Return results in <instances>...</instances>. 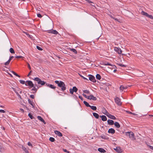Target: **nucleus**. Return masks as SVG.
Returning <instances> with one entry per match:
<instances>
[{
	"instance_id": "nucleus-1",
	"label": "nucleus",
	"mask_w": 153,
	"mask_h": 153,
	"mask_svg": "<svg viewBox=\"0 0 153 153\" xmlns=\"http://www.w3.org/2000/svg\"><path fill=\"white\" fill-rule=\"evenodd\" d=\"M48 21L49 26L51 29V30L48 31V33H53L54 34H57L58 33V32L56 30H52L53 27V21L49 18L48 19Z\"/></svg>"
},
{
	"instance_id": "nucleus-2",
	"label": "nucleus",
	"mask_w": 153,
	"mask_h": 153,
	"mask_svg": "<svg viewBox=\"0 0 153 153\" xmlns=\"http://www.w3.org/2000/svg\"><path fill=\"white\" fill-rule=\"evenodd\" d=\"M126 135L128 136L129 138L132 140H134L136 138L134 137V134L132 132H127L126 133Z\"/></svg>"
},
{
	"instance_id": "nucleus-3",
	"label": "nucleus",
	"mask_w": 153,
	"mask_h": 153,
	"mask_svg": "<svg viewBox=\"0 0 153 153\" xmlns=\"http://www.w3.org/2000/svg\"><path fill=\"white\" fill-rule=\"evenodd\" d=\"M58 86L61 88V89L62 91H64L66 89V88L65 87V85L64 83L62 81H60L58 85Z\"/></svg>"
},
{
	"instance_id": "nucleus-4",
	"label": "nucleus",
	"mask_w": 153,
	"mask_h": 153,
	"mask_svg": "<svg viewBox=\"0 0 153 153\" xmlns=\"http://www.w3.org/2000/svg\"><path fill=\"white\" fill-rule=\"evenodd\" d=\"M25 85L26 86H29L30 88L33 87V84L31 81H27L25 82Z\"/></svg>"
},
{
	"instance_id": "nucleus-5",
	"label": "nucleus",
	"mask_w": 153,
	"mask_h": 153,
	"mask_svg": "<svg viewBox=\"0 0 153 153\" xmlns=\"http://www.w3.org/2000/svg\"><path fill=\"white\" fill-rule=\"evenodd\" d=\"M115 102L118 105H121V102L120 99L118 97H116L115 99Z\"/></svg>"
},
{
	"instance_id": "nucleus-6",
	"label": "nucleus",
	"mask_w": 153,
	"mask_h": 153,
	"mask_svg": "<svg viewBox=\"0 0 153 153\" xmlns=\"http://www.w3.org/2000/svg\"><path fill=\"white\" fill-rule=\"evenodd\" d=\"M102 64L105 65H110L111 67L110 68H116V66L115 65H111V64L108 62L103 63Z\"/></svg>"
},
{
	"instance_id": "nucleus-7",
	"label": "nucleus",
	"mask_w": 153,
	"mask_h": 153,
	"mask_svg": "<svg viewBox=\"0 0 153 153\" xmlns=\"http://www.w3.org/2000/svg\"><path fill=\"white\" fill-rule=\"evenodd\" d=\"M89 79L90 80L93 82H96V80L95 79V77L92 75H90L89 77Z\"/></svg>"
},
{
	"instance_id": "nucleus-8",
	"label": "nucleus",
	"mask_w": 153,
	"mask_h": 153,
	"mask_svg": "<svg viewBox=\"0 0 153 153\" xmlns=\"http://www.w3.org/2000/svg\"><path fill=\"white\" fill-rule=\"evenodd\" d=\"M88 99L89 100H96L97 98L96 97H94L92 95H90L89 96H88Z\"/></svg>"
},
{
	"instance_id": "nucleus-9",
	"label": "nucleus",
	"mask_w": 153,
	"mask_h": 153,
	"mask_svg": "<svg viewBox=\"0 0 153 153\" xmlns=\"http://www.w3.org/2000/svg\"><path fill=\"white\" fill-rule=\"evenodd\" d=\"M13 58V56L10 57L8 60L4 63L5 65H8L9 64L10 61Z\"/></svg>"
},
{
	"instance_id": "nucleus-10",
	"label": "nucleus",
	"mask_w": 153,
	"mask_h": 153,
	"mask_svg": "<svg viewBox=\"0 0 153 153\" xmlns=\"http://www.w3.org/2000/svg\"><path fill=\"white\" fill-rule=\"evenodd\" d=\"M114 50L117 52L119 54H120L122 53V51L121 49L115 47L114 48Z\"/></svg>"
},
{
	"instance_id": "nucleus-11",
	"label": "nucleus",
	"mask_w": 153,
	"mask_h": 153,
	"mask_svg": "<svg viewBox=\"0 0 153 153\" xmlns=\"http://www.w3.org/2000/svg\"><path fill=\"white\" fill-rule=\"evenodd\" d=\"M107 116L113 120H115L116 119V117L114 116L111 114L109 113V114L107 115Z\"/></svg>"
},
{
	"instance_id": "nucleus-12",
	"label": "nucleus",
	"mask_w": 153,
	"mask_h": 153,
	"mask_svg": "<svg viewBox=\"0 0 153 153\" xmlns=\"http://www.w3.org/2000/svg\"><path fill=\"white\" fill-rule=\"evenodd\" d=\"M46 85L48 87H50L51 88L54 89L56 88V87L54 85H51L48 84L47 83L46 84Z\"/></svg>"
},
{
	"instance_id": "nucleus-13",
	"label": "nucleus",
	"mask_w": 153,
	"mask_h": 153,
	"mask_svg": "<svg viewBox=\"0 0 153 153\" xmlns=\"http://www.w3.org/2000/svg\"><path fill=\"white\" fill-rule=\"evenodd\" d=\"M116 151L119 153H121L122 152V150L119 147H117L115 149H114Z\"/></svg>"
},
{
	"instance_id": "nucleus-14",
	"label": "nucleus",
	"mask_w": 153,
	"mask_h": 153,
	"mask_svg": "<svg viewBox=\"0 0 153 153\" xmlns=\"http://www.w3.org/2000/svg\"><path fill=\"white\" fill-rule=\"evenodd\" d=\"M108 132L109 133H111V134H114L115 132V131L114 129H113L112 128H111L109 129L108 130Z\"/></svg>"
},
{
	"instance_id": "nucleus-15",
	"label": "nucleus",
	"mask_w": 153,
	"mask_h": 153,
	"mask_svg": "<svg viewBox=\"0 0 153 153\" xmlns=\"http://www.w3.org/2000/svg\"><path fill=\"white\" fill-rule=\"evenodd\" d=\"M37 118L38 119L40 120L41 122H42L44 124H46L45 122V121L44 119L42 118L41 117L38 116L37 117Z\"/></svg>"
},
{
	"instance_id": "nucleus-16",
	"label": "nucleus",
	"mask_w": 153,
	"mask_h": 153,
	"mask_svg": "<svg viewBox=\"0 0 153 153\" xmlns=\"http://www.w3.org/2000/svg\"><path fill=\"white\" fill-rule=\"evenodd\" d=\"M54 133L55 134L61 137L62 135V134L60 132L57 131H54Z\"/></svg>"
},
{
	"instance_id": "nucleus-17",
	"label": "nucleus",
	"mask_w": 153,
	"mask_h": 153,
	"mask_svg": "<svg viewBox=\"0 0 153 153\" xmlns=\"http://www.w3.org/2000/svg\"><path fill=\"white\" fill-rule=\"evenodd\" d=\"M100 117H101V120L103 121H105L107 120V118L104 115L100 116Z\"/></svg>"
},
{
	"instance_id": "nucleus-18",
	"label": "nucleus",
	"mask_w": 153,
	"mask_h": 153,
	"mask_svg": "<svg viewBox=\"0 0 153 153\" xmlns=\"http://www.w3.org/2000/svg\"><path fill=\"white\" fill-rule=\"evenodd\" d=\"M107 122L110 125H113L114 124V122L113 120H108L107 121Z\"/></svg>"
},
{
	"instance_id": "nucleus-19",
	"label": "nucleus",
	"mask_w": 153,
	"mask_h": 153,
	"mask_svg": "<svg viewBox=\"0 0 153 153\" xmlns=\"http://www.w3.org/2000/svg\"><path fill=\"white\" fill-rule=\"evenodd\" d=\"M28 101L29 104H30L32 106L33 108H34V103H33V102L30 99H28Z\"/></svg>"
},
{
	"instance_id": "nucleus-20",
	"label": "nucleus",
	"mask_w": 153,
	"mask_h": 153,
	"mask_svg": "<svg viewBox=\"0 0 153 153\" xmlns=\"http://www.w3.org/2000/svg\"><path fill=\"white\" fill-rule=\"evenodd\" d=\"M98 150L101 153H105L106 152V151L105 149L101 148H98Z\"/></svg>"
},
{
	"instance_id": "nucleus-21",
	"label": "nucleus",
	"mask_w": 153,
	"mask_h": 153,
	"mask_svg": "<svg viewBox=\"0 0 153 153\" xmlns=\"http://www.w3.org/2000/svg\"><path fill=\"white\" fill-rule=\"evenodd\" d=\"M33 79L34 80L37 81L38 82V83L39 84V83H40V82L41 81V79L39 78L38 77L35 78Z\"/></svg>"
},
{
	"instance_id": "nucleus-22",
	"label": "nucleus",
	"mask_w": 153,
	"mask_h": 153,
	"mask_svg": "<svg viewBox=\"0 0 153 153\" xmlns=\"http://www.w3.org/2000/svg\"><path fill=\"white\" fill-rule=\"evenodd\" d=\"M114 126L117 128H119L120 127V125L118 122H115L114 123Z\"/></svg>"
},
{
	"instance_id": "nucleus-23",
	"label": "nucleus",
	"mask_w": 153,
	"mask_h": 153,
	"mask_svg": "<svg viewBox=\"0 0 153 153\" xmlns=\"http://www.w3.org/2000/svg\"><path fill=\"white\" fill-rule=\"evenodd\" d=\"M141 14L144 16L147 17L148 14L143 11H142L141 12Z\"/></svg>"
},
{
	"instance_id": "nucleus-24",
	"label": "nucleus",
	"mask_w": 153,
	"mask_h": 153,
	"mask_svg": "<svg viewBox=\"0 0 153 153\" xmlns=\"http://www.w3.org/2000/svg\"><path fill=\"white\" fill-rule=\"evenodd\" d=\"M93 115L97 119H98L99 117V114L96 113L94 112L93 113Z\"/></svg>"
},
{
	"instance_id": "nucleus-25",
	"label": "nucleus",
	"mask_w": 153,
	"mask_h": 153,
	"mask_svg": "<svg viewBox=\"0 0 153 153\" xmlns=\"http://www.w3.org/2000/svg\"><path fill=\"white\" fill-rule=\"evenodd\" d=\"M103 113L106 115L107 116V115L109 114V113L106 111L105 109H104L103 110Z\"/></svg>"
},
{
	"instance_id": "nucleus-26",
	"label": "nucleus",
	"mask_w": 153,
	"mask_h": 153,
	"mask_svg": "<svg viewBox=\"0 0 153 153\" xmlns=\"http://www.w3.org/2000/svg\"><path fill=\"white\" fill-rule=\"evenodd\" d=\"M83 103L87 107H90V105H89V104L86 101H84L83 102Z\"/></svg>"
},
{
	"instance_id": "nucleus-27",
	"label": "nucleus",
	"mask_w": 153,
	"mask_h": 153,
	"mask_svg": "<svg viewBox=\"0 0 153 153\" xmlns=\"http://www.w3.org/2000/svg\"><path fill=\"white\" fill-rule=\"evenodd\" d=\"M90 107L92 109L94 110H95L97 109V108L95 106L90 105Z\"/></svg>"
},
{
	"instance_id": "nucleus-28",
	"label": "nucleus",
	"mask_w": 153,
	"mask_h": 153,
	"mask_svg": "<svg viewBox=\"0 0 153 153\" xmlns=\"http://www.w3.org/2000/svg\"><path fill=\"white\" fill-rule=\"evenodd\" d=\"M72 89L73 90L74 92H76L78 91L77 88L75 86L73 87Z\"/></svg>"
},
{
	"instance_id": "nucleus-29",
	"label": "nucleus",
	"mask_w": 153,
	"mask_h": 153,
	"mask_svg": "<svg viewBox=\"0 0 153 153\" xmlns=\"http://www.w3.org/2000/svg\"><path fill=\"white\" fill-rule=\"evenodd\" d=\"M22 149H23V150L26 153H29L28 152V151L26 150V148L24 146H22Z\"/></svg>"
},
{
	"instance_id": "nucleus-30",
	"label": "nucleus",
	"mask_w": 153,
	"mask_h": 153,
	"mask_svg": "<svg viewBox=\"0 0 153 153\" xmlns=\"http://www.w3.org/2000/svg\"><path fill=\"white\" fill-rule=\"evenodd\" d=\"M49 140L51 142H54L55 140L54 138L52 137H50Z\"/></svg>"
},
{
	"instance_id": "nucleus-31",
	"label": "nucleus",
	"mask_w": 153,
	"mask_h": 153,
	"mask_svg": "<svg viewBox=\"0 0 153 153\" xmlns=\"http://www.w3.org/2000/svg\"><path fill=\"white\" fill-rule=\"evenodd\" d=\"M10 52L12 53H15L13 49L12 48H10Z\"/></svg>"
},
{
	"instance_id": "nucleus-32",
	"label": "nucleus",
	"mask_w": 153,
	"mask_h": 153,
	"mask_svg": "<svg viewBox=\"0 0 153 153\" xmlns=\"http://www.w3.org/2000/svg\"><path fill=\"white\" fill-rule=\"evenodd\" d=\"M125 89V87L123 85H121L120 87V89L121 91H123V90Z\"/></svg>"
},
{
	"instance_id": "nucleus-33",
	"label": "nucleus",
	"mask_w": 153,
	"mask_h": 153,
	"mask_svg": "<svg viewBox=\"0 0 153 153\" xmlns=\"http://www.w3.org/2000/svg\"><path fill=\"white\" fill-rule=\"evenodd\" d=\"M96 77L97 79L99 80L100 79L101 77L100 74H97L96 76Z\"/></svg>"
},
{
	"instance_id": "nucleus-34",
	"label": "nucleus",
	"mask_w": 153,
	"mask_h": 153,
	"mask_svg": "<svg viewBox=\"0 0 153 153\" xmlns=\"http://www.w3.org/2000/svg\"><path fill=\"white\" fill-rule=\"evenodd\" d=\"M83 91L84 93H86L87 94H90V92L88 90H84Z\"/></svg>"
},
{
	"instance_id": "nucleus-35",
	"label": "nucleus",
	"mask_w": 153,
	"mask_h": 153,
	"mask_svg": "<svg viewBox=\"0 0 153 153\" xmlns=\"http://www.w3.org/2000/svg\"><path fill=\"white\" fill-rule=\"evenodd\" d=\"M45 83V82L44 81L41 80V81L40 82V83H39V84H41L42 85H44Z\"/></svg>"
},
{
	"instance_id": "nucleus-36",
	"label": "nucleus",
	"mask_w": 153,
	"mask_h": 153,
	"mask_svg": "<svg viewBox=\"0 0 153 153\" xmlns=\"http://www.w3.org/2000/svg\"><path fill=\"white\" fill-rule=\"evenodd\" d=\"M14 75H15V76H17L20 77V76L19 75H18V74H17L16 73L14 72L13 71H12L11 72Z\"/></svg>"
},
{
	"instance_id": "nucleus-37",
	"label": "nucleus",
	"mask_w": 153,
	"mask_h": 153,
	"mask_svg": "<svg viewBox=\"0 0 153 153\" xmlns=\"http://www.w3.org/2000/svg\"><path fill=\"white\" fill-rule=\"evenodd\" d=\"M147 17H148L151 19H153V16L152 15H150L148 14Z\"/></svg>"
},
{
	"instance_id": "nucleus-38",
	"label": "nucleus",
	"mask_w": 153,
	"mask_h": 153,
	"mask_svg": "<svg viewBox=\"0 0 153 153\" xmlns=\"http://www.w3.org/2000/svg\"><path fill=\"white\" fill-rule=\"evenodd\" d=\"M28 116L31 118V119H32L34 118L32 115L30 113L28 114Z\"/></svg>"
},
{
	"instance_id": "nucleus-39",
	"label": "nucleus",
	"mask_w": 153,
	"mask_h": 153,
	"mask_svg": "<svg viewBox=\"0 0 153 153\" xmlns=\"http://www.w3.org/2000/svg\"><path fill=\"white\" fill-rule=\"evenodd\" d=\"M71 50L74 53H75L76 54L77 53V52L74 49H71Z\"/></svg>"
},
{
	"instance_id": "nucleus-40",
	"label": "nucleus",
	"mask_w": 153,
	"mask_h": 153,
	"mask_svg": "<svg viewBox=\"0 0 153 153\" xmlns=\"http://www.w3.org/2000/svg\"><path fill=\"white\" fill-rule=\"evenodd\" d=\"M19 82H20V83L22 84H25V81H24V80H19Z\"/></svg>"
},
{
	"instance_id": "nucleus-41",
	"label": "nucleus",
	"mask_w": 153,
	"mask_h": 153,
	"mask_svg": "<svg viewBox=\"0 0 153 153\" xmlns=\"http://www.w3.org/2000/svg\"><path fill=\"white\" fill-rule=\"evenodd\" d=\"M117 65L121 67H126V66L124 65H123L121 64L117 63Z\"/></svg>"
},
{
	"instance_id": "nucleus-42",
	"label": "nucleus",
	"mask_w": 153,
	"mask_h": 153,
	"mask_svg": "<svg viewBox=\"0 0 153 153\" xmlns=\"http://www.w3.org/2000/svg\"><path fill=\"white\" fill-rule=\"evenodd\" d=\"M33 88L32 89V90L35 91L36 92L37 91V88L33 86Z\"/></svg>"
},
{
	"instance_id": "nucleus-43",
	"label": "nucleus",
	"mask_w": 153,
	"mask_h": 153,
	"mask_svg": "<svg viewBox=\"0 0 153 153\" xmlns=\"http://www.w3.org/2000/svg\"><path fill=\"white\" fill-rule=\"evenodd\" d=\"M71 94H73L74 93L73 90L72 89L70 88L69 90Z\"/></svg>"
},
{
	"instance_id": "nucleus-44",
	"label": "nucleus",
	"mask_w": 153,
	"mask_h": 153,
	"mask_svg": "<svg viewBox=\"0 0 153 153\" xmlns=\"http://www.w3.org/2000/svg\"><path fill=\"white\" fill-rule=\"evenodd\" d=\"M36 48L39 50H40V51H42V48H41V47H39V46H36Z\"/></svg>"
},
{
	"instance_id": "nucleus-45",
	"label": "nucleus",
	"mask_w": 153,
	"mask_h": 153,
	"mask_svg": "<svg viewBox=\"0 0 153 153\" xmlns=\"http://www.w3.org/2000/svg\"><path fill=\"white\" fill-rule=\"evenodd\" d=\"M15 57L17 58H23V57L22 56H16Z\"/></svg>"
},
{
	"instance_id": "nucleus-46",
	"label": "nucleus",
	"mask_w": 153,
	"mask_h": 153,
	"mask_svg": "<svg viewBox=\"0 0 153 153\" xmlns=\"http://www.w3.org/2000/svg\"><path fill=\"white\" fill-rule=\"evenodd\" d=\"M63 150L65 152H67L68 153H69V152L66 149H63Z\"/></svg>"
},
{
	"instance_id": "nucleus-47",
	"label": "nucleus",
	"mask_w": 153,
	"mask_h": 153,
	"mask_svg": "<svg viewBox=\"0 0 153 153\" xmlns=\"http://www.w3.org/2000/svg\"><path fill=\"white\" fill-rule=\"evenodd\" d=\"M100 137L102 139H106V137L104 135H102Z\"/></svg>"
},
{
	"instance_id": "nucleus-48",
	"label": "nucleus",
	"mask_w": 153,
	"mask_h": 153,
	"mask_svg": "<svg viewBox=\"0 0 153 153\" xmlns=\"http://www.w3.org/2000/svg\"><path fill=\"white\" fill-rule=\"evenodd\" d=\"M82 95L83 96H84L85 98H87L88 99V96H87L85 94H83Z\"/></svg>"
},
{
	"instance_id": "nucleus-49",
	"label": "nucleus",
	"mask_w": 153,
	"mask_h": 153,
	"mask_svg": "<svg viewBox=\"0 0 153 153\" xmlns=\"http://www.w3.org/2000/svg\"><path fill=\"white\" fill-rule=\"evenodd\" d=\"M0 112L5 113V111L4 110L1 109L0 110Z\"/></svg>"
},
{
	"instance_id": "nucleus-50",
	"label": "nucleus",
	"mask_w": 153,
	"mask_h": 153,
	"mask_svg": "<svg viewBox=\"0 0 153 153\" xmlns=\"http://www.w3.org/2000/svg\"><path fill=\"white\" fill-rule=\"evenodd\" d=\"M16 94H17L18 96L20 98V99H21V97L20 96V95L19 94V93L17 92H16Z\"/></svg>"
},
{
	"instance_id": "nucleus-51",
	"label": "nucleus",
	"mask_w": 153,
	"mask_h": 153,
	"mask_svg": "<svg viewBox=\"0 0 153 153\" xmlns=\"http://www.w3.org/2000/svg\"><path fill=\"white\" fill-rule=\"evenodd\" d=\"M148 146L151 149L153 150V147L149 145H148Z\"/></svg>"
},
{
	"instance_id": "nucleus-52",
	"label": "nucleus",
	"mask_w": 153,
	"mask_h": 153,
	"mask_svg": "<svg viewBox=\"0 0 153 153\" xmlns=\"http://www.w3.org/2000/svg\"><path fill=\"white\" fill-rule=\"evenodd\" d=\"M37 16L39 18H41L42 17V16H41V15L39 13L37 14Z\"/></svg>"
},
{
	"instance_id": "nucleus-53",
	"label": "nucleus",
	"mask_w": 153,
	"mask_h": 153,
	"mask_svg": "<svg viewBox=\"0 0 153 153\" xmlns=\"http://www.w3.org/2000/svg\"><path fill=\"white\" fill-rule=\"evenodd\" d=\"M28 145L29 146H32V144L30 142H28Z\"/></svg>"
},
{
	"instance_id": "nucleus-54",
	"label": "nucleus",
	"mask_w": 153,
	"mask_h": 153,
	"mask_svg": "<svg viewBox=\"0 0 153 153\" xmlns=\"http://www.w3.org/2000/svg\"><path fill=\"white\" fill-rule=\"evenodd\" d=\"M30 98H32V99H34V96L33 95H31L30 96Z\"/></svg>"
},
{
	"instance_id": "nucleus-55",
	"label": "nucleus",
	"mask_w": 153,
	"mask_h": 153,
	"mask_svg": "<svg viewBox=\"0 0 153 153\" xmlns=\"http://www.w3.org/2000/svg\"><path fill=\"white\" fill-rule=\"evenodd\" d=\"M27 64L28 66V67L29 69L30 70L31 68V67H30V64L28 63H27Z\"/></svg>"
},
{
	"instance_id": "nucleus-56",
	"label": "nucleus",
	"mask_w": 153,
	"mask_h": 153,
	"mask_svg": "<svg viewBox=\"0 0 153 153\" xmlns=\"http://www.w3.org/2000/svg\"><path fill=\"white\" fill-rule=\"evenodd\" d=\"M80 75V76L81 77H82V78L84 79H86V80H88V79H87V78H85V77H84V76H82V75Z\"/></svg>"
},
{
	"instance_id": "nucleus-57",
	"label": "nucleus",
	"mask_w": 153,
	"mask_h": 153,
	"mask_svg": "<svg viewBox=\"0 0 153 153\" xmlns=\"http://www.w3.org/2000/svg\"><path fill=\"white\" fill-rule=\"evenodd\" d=\"M55 83H56V84H57L58 85V83H59V81H57V80H56L55 81Z\"/></svg>"
},
{
	"instance_id": "nucleus-58",
	"label": "nucleus",
	"mask_w": 153,
	"mask_h": 153,
	"mask_svg": "<svg viewBox=\"0 0 153 153\" xmlns=\"http://www.w3.org/2000/svg\"><path fill=\"white\" fill-rule=\"evenodd\" d=\"M79 97L81 100H83V98L82 96H79Z\"/></svg>"
},
{
	"instance_id": "nucleus-59",
	"label": "nucleus",
	"mask_w": 153,
	"mask_h": 153,
	"mask_svg": "<svg viewBox=\"0 0 153 153\" xmlns=\"http://www.w3.org/2000/svg\"><path fill=\"white\" fill-rule=\"evenodd\" d=\"M85 0L89 3H92V2L91 1H90L89 0Z\"/></svg>"
},
{
	"instance_id": "nucleus-60",
	"label": "nucleus",
	"mask_w": 153,
	"mask_h": 153,
	"mask_svg": "<svg viewBox=\"0 0 153 153\" xmlns=\"http://www.w3.org/2000/svg\"><path fill=\"white\" fill-rule=\"evenodd\" d=\"M126 112L128 113H129V114H133V113L130 112V111H126Z\"/></svg>"
},
{
	"instance_id": "nucleus-61",
	"label": "nucleus",
	"mask_w": 153,
	"mask_h": 153,
	"mask_svg": "<svg viewBox=\"0 0 153 153\" xmlns=\"http://www.w3.org/2000/svg\"><path fill=\"white\" fill-rule=\"evenodd\" d=\"M31 72H32V71H30V72H29V73L28 74V75H27V76H29L30 75V74L31 73Z\"/></svg>"
},
{
	"instance_id": "nucleus-62",
	"label": "nucleus",
	"mask_w": 153,
	"mask_h": 153,
	"mask_svg": "<svg viewBox=\"0 0 153 153\" xmlns=\"http://www.w3.org/2000/svg\"><path fill=\"white\" fill-rule=\"evenodd\" d=\"M113 19H114L115 20L118 22H119L118 21V19L117 18H114Z\"/></svg>"
},
{
	"instance_id": "nucleus-63",
	"label": "nucleus",
	"mask_w": 153,
	"mask_h": 153,
	"mask_svg": "<svg viewBox=\"0 0 153 153\" xmlns=\"http://www.w3.org/2000/svg\"><path fill=\"white\" fill-rule=\"evenodd\" d=\"M20 110L23 112H24V110L23 109H20Z\"/></svg>"
},
{
	"instance_id": "nucleus-64",
	"label": "nucleus",
	"mask_w": 153,
	"mask_h": 153,
	"mask_svg": "<svg viewBox=\"0 0 153 153\" xmlns=\"http://www.w3.org/2000/svg\"><path fill=\"white\" fill-rule=\"evenodd\" d=\"M110 17L111 18H112V19H114V17H113L111 15H110Z\"/></svg>"
}]
</instances>
